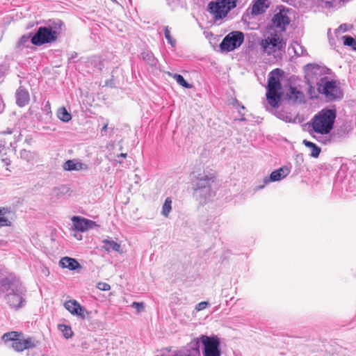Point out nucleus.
<instances>
[{
  "label": "nucleus",
  "instance_id": "nucleus-1",
  "mask_svg": "<svg viewBox=\"0 0 356 356\" xmlns=\"http://www.w3.org/2000/svg\"><path fill=\"white\" fill-rule=\"evenodd\" d=\"M286 44V42L282 34L277 31L269 33L259 42L263 54L273 57L275 60L282 58L285 51Z\"/></svg>",
  "mask_w": 356,
  "mask_h": 356
},
{
  "label": "nucleus",
  "instance_id": "nucleus-2",
  "mask_svg": "<svg viewBox=\"0 0 356 356\" xmlns=\"http://www.w3.org/2000/svg\"><path fill=\"white\" fill-rule=\"evenodd\" d=\"M336 118V111L324 108L314 116L311 121V126L314 132L326 135L333 129Z\"/></svg>",
  "mask_w": 356,
  "mask_h": 356
},
{
  "label": "nucleus",
  "instance_id": "nucleus-3",
  "mask_svg": "<svg viewBox=\"0 0 356 356\" xmlns=\"http://www.w3.org/2000/svg\"><path fill=\"white\" fill-rule=\"evenodd\" d=\"M279 69L272 71L268 80L266 100L273 108L279 106L282 97V84L279 79Z\"/></svg>",
  "mask_w": 356,
  "mask_h": 356
},
{
  "label": "nucleus",
  "instance_id": "nucleus-4",
  "mask_svg": "<svg viewBox=\"0 0 356 356\" xmlns=\"http://www.w3.org/2000/svg\"><path fill=\"white\" fill-rule=\"evenodd\" d=\"M54 29L51 26H40L35 34L32 37L31 41L34 45L40 46L46 43L55 42L59 36V30L63 25L60 21L54 23Z\"/></svg>",
  "mask_w": 356,
  "mask_h": 356
},
{
  "label": "nucleus",
  "instance_id": "nucleus-5",
  "mask_svg": "<svg viewBox=\"0 0 356 356\" xmlns=\"http://www.w3.org/2000/svg\"><path fill=\"white\" fill-rule=\"evenodd\" d=\"M237 0H213L207 6V11L215 22L225 19L234 9Z\"/></svg>",
  "mask_w": 356,
  "mask_h": 356
},
{
  "label": "nucleus",
  "instance_id": "nucleus-6",
  "mask_svg": "<svg viewBox=\"0 0 356 356\" xmlns=\"http://www.w3.org/2000/svg\"><path fill=\"white\" fill-rule=\"evenodd\" d=\"M319 93L325 95L326 99L333 100L342 96L339 84L335 81H329L327 77H323L320 83H316Z\"/></svg>",
  "mask_w": 356,
  "mask_h": 356
},
{
  "label": "nucleus",
  "instance_id": "nucleus-7",
  "mask_svg": "<svg viewBox=\"0 0 356 356\" xmlns=\"http://www.w3.org/2000/svg\"><path fill=\"white\" fill-rule=\"evenodd\" d=\"M244 40V35L241 31H232L227 34L222 42L220 48L227 51H231L239 47Z\"/></svg>",
  "mask_w": 356,
  "mask_h": 356
},
{
  "label": "nucleus",
  "instance_id": "nucleus-8",
  "mask_svg": "<svg viewBox=\"0 0 356 356\" xmlns=\"http://www.w3.org/2000/svg\"><path fill=\"white\" fill-rule=\"evenodd\" d=\"M201 342L204 346V356H220V341L218 337L202 335Z\"/></svg>",
  "mask_w": 356,
  "mask_h": 356
},
{
  "label": "nucleus",
  "instance_id": "nucleus-9",
  "mask_svg": "<svg viewBox=\"0 0 356 356\" xmlns=\"http://www.w3.org/2000/svg\"><path fill=\"white\" fill-rule=\"evenodd\" d=\"M305 77L308 84H314L322 78L323 69L316 64H308L305 66Z\"/></svg>",
  "mask_w": 356,
  "mask_h": 356
},
{
  "label": "nucleus",
  "instance_id": "nucleus-10",
  "mask_svg": "<svg viewBox=\"0 0 356 356\" xmlns=\"http://www.w3.org/2000/svg\"><path fill=\"white\" fill-rule=\"evenodd\" d=\"M65 308L72 315L77 316L84 319L88 317L89 312L82 307L76 300H70L64 303Z\"/></svg>",
  "mask_w": 356,
  "mask_h": 356
},
{
  "label": "nucleus",
  "instance_id": "nucleus-11",
  "mask_svg": "<svg viewBox=\"0 0 356 356\" xmlns=\"http://www.w3.org/2000/svg\"><path fill=\"white\" fill-rule=\"evenodd\" d=\"M288 10L282 9L272 18V26L280 29L281 32L286 30V26L290 23V19L287 15Z\"/></svg>",
  "mask_w": 356,
  "mask_h": 356
},
{
  "label": "nucleus",
  "instance_id": "nucleus-12",
  "mask_svg": "<svg viewBox=\"0 0 356 356\" xmlns=\"http://www.w3.org/2000/svg\"><path fill=\"white\" fill-rule=\"evenodd\" d=\"M72 221L73 222L74 229L81 232L97 226L95 221L80 216H73Z\"/></svg>",
  "mask_w": 356,
  "mask_h": 356
},
{
  "label": "nucleus",
  "instance_id": "nucleus-13",
  "mask_svg": "<svg viewBox=\"0 0 356 356\" xmlns=\"http://www.w3.org/2000/svg\"><path fill=\"white\" fill-rule=\"evenodd\" d=\"M38 341L34 337H29L26 339L19 337L16 343H12V348L17 352H22L25 350L33 348L37 346Z\"/></svg>",
  "mask_w": 356,
  "mask_h": 356
},
{
  "label": "nucleus",
  "instance_id": "nucleus-14",
  "mask_svg": "<svg viewBox=\"0 0 356 356\" xmlns=\"http://www.w3.org/2000/svg\"><path fill=\"white\" fill-rule=\"evenodd\" d=\"M289 173V169L287 167H282L272 172L268 177H266L264 180L265 184L270 181H276L286 177Z\"/></svg>",
  "mask_w": 356,
  "mask_h": 356
},
{
  "label": "nucleus",
  "instance_id": "nucleus-15",
  "mask_svg": "<svg viewBox=\"0 0 356 356\" xmlns=\"http://www.w3.org/2000/svg\"><path fill=\"white\" fill-rule=\"evenodd\" d=\"M269 5V0H254L251 10L252 15H257L264 13Z\"/></svg>",
  "mask_w": 356,
  "mask_h": 356
},
{
  "label": "nucleus",
  "instance_id": "nucleus-16",
  "mask_svg": "<svg viewBox=\"0 0 356 356\" xmlns=\"http://www.w3.org/2000/svg\"><path fill=\"white\" fill-rule=\"evenodd\" d=\"M59 264L62 268H68L70 270H74L81 268V266L76 259L68 257L62 258L59 261Z\"/></svg>",
  "mask_w": 356,
  "mask_h": 356
},
{
  "label": "nucleus",
  "instance_id": "nucleus-17",
  "mask_svg": "<svg viewBox=\"0 0 356 356\" xmlns=\"http://www.w3.org/2000/svg\"><path fill=\"white\" fill-rule=\"evenodd\" d=\"M29 92L24 88H19L16 92L17 104L20 107H23L29 103Z\"/></svg>",
  "mask_w": 356,
  "mask_h": 356
},
{
  "label": "nucleus",
  "instance_id": "nucleus-18",
  "mask_svg": "<svg viewBox=\"0 0 356 356\" xmlns=\"http://www.w3.org/2000/svg\"><path fill=\"white\" fill-rule=\"evenodd\" d=\"M63 169L66 171H80L88 169V165L76 160H67L63 164Z\"/></svg>",
  "mask_w": 356,
  "mask_h": 356
},
{
  "label": "nucleus",
  "instance_id": "nucleus-19",
  "mask_svg": "<svg viewBox=\"0 0 356 356\" xmlns=\"http://www.w3.org/2000/svg\"><path fill=\"white\" fill-rule=\"evenodd\" d=\"M289 100L293 103H303L305 101V95L303 92L298 90L295 87H291L287 94Z\"/></svg>",
  "mask_w": 356,
  "mask_h": 356
},
{
  "label": "nucleus",
  "instance_id": "nucleus-20",
  "mask_svg": "<svg viewBox=\"0 0 356 356\" xmlns=\"http://www.w3.org/2000/svg\"><path fill=\"white\" fill-rule=\"evenodd\" d=\"M11 210L9 207H0V227H10L12 225L11 219L9 215Z\"/></svg>",
  "mask_w": 356,
  "mask_h": 356
},
{
  "label": "nucleus",
  "instance_id": "nucleus-21",
  "mask_svg": "<svg viewBox=\"0 0 356 356\" xmlns=\"http://www.w3.org/2000/svg\"><path fill=\"white\" fill-rule=\"evenodd\" d=\"M7 298L10 306L16 309L21 307L24 301L22 297L15 292L9 293Z\"/></svg>",
  "mask_w": 356,
  "mask_h": 356
},
{
  "label": "nucleus",
  "instance_id": "nucleus-22",
  "mask_svg": "<svg viewBox=\"0 0 356 356\" xmlns=\"http://www.w3.org/2000/svg\"><path fill=\"white\" fill-rule=\"evenodd\" d=\"M23 336L24 334L22 332L12 331L3 334L1 339L6 343L8 341L16 343L19 339V337Z\"/></svg>",
  "mask_w": 356,
  "mask_h": 356
},
{
  "label": "nucleus",
  "instance_id": "nucleus-23",
  "mask_svg": "<svg viewBox=\"0 0 356 356\" xmlns=\"http://www.w3.org/2000/svg\"><path fill=\"white\" fill-rule=\"evenodd\" d=\"M302 143L307 147L309 148V152H310V156L314 157V158H317L318 157L321 152V149L320 147H318V145H316L315 143H312V142H310V141H308L307 140H304L302 141Z\"/></svg>",
  "mask_w": 356,
  "mask_h": 356
},
{
  "label": "nucleus",
  "instance_id": "nucleus-24",
  "mask_svg": "<svg viewBox=\"0 0 356 356\" xmlns=\"http://www.w3.org/2000/svg\"><path fill=\"white\" fill-rule=\"evenodd\" d=\"M103 243L105 244V245L103 246V248L106 251L109 252L110 250H112L117 252H121V245L116 241L109 239H104Z\"/></svg>",
  "mask_w": 356,
  "mask_h": 356
},
{
  "label": "nucleus",
  "instance_id": "nucleus-25",
  "mask_svg": "<svg viewBox=\"0 0 356 356\" xmlns=\"http://www.w3.org/2000/svg\"><path fill=\"white\" fill-rule=\"evenodd\" d=\"M57 117L63 122H67L72 119V115L67 111L66 108L63 106L58 109Z\"/></svg>",
  "mask_w": 356,
  "mask_h": 356
},
{
  "label": "nucleus",
  "instance_id": "nucleus-26",
  "mask_svg": "<svg viewBox=\"0 0 356 356\" xmlns=\"http://www.w3.org/2000/svg\"><path fill=\"white\" fill-rule=\"evenodd\" d=\"M216 176L213 173H210L209 175L204 176L200 179V181L197 184V188L205 187L209 184V182H214Z\"/></svg>",
  "mask_w": 356,
  "mask_h": 356
},
{
  "label": "nucleus",
  "instance_id": "nucleus-27",
  "mask_svg": "<svg viewBox=\"0 0 356 356\" xmlns=\"http://www.w3.org/2000/svg\"><path fill=\"white\" fill-rule=\"evenodd\" d=\"M58 329L62 332L63 337L67 339L72 338L74 335V332L70 325L58 324Z\"/></svg>",
  "mask_w": 356,
  "mask_h": 356
},
{
  "label": "nucleus",
  "instance_id": "nucleus-28",
  "mask_svg": "<svg viewBox=\"0 0 356 356\" xmlns=\"http://www.w3.org/2000/svg\"><path fill=\"white\" fill-rule=\"evenodd\" d=\"M172 209V200L170 197H167L162 207L161 213L168 217Z\"/></svg>",
  "mask_w": 356,
  "mask_h": 356
},
{
  "label": "nucleus",
  "instance_id": "nucleus-29",
  "mask_svg": "<svg viewBox=\"0 0 356 356\" xmlns=\"http://www.w3.org/2000/svg\"><path fill=\"white\" fill-rule=\"evenodd\" d=\"M172 76L177 82V83L181 86L182 87L185 88H192V85L189 84L181 75L178 74H172Z\"/></svg>",
  "mask_w": 356,
  "mask_h": 356
},
{
  "label": "nucleus",
  "instance_id": "nucleus-30",
  "mask_svg": "<svg viewBox=\"0 0 356 356\" xmlns=\"http://www.w3.org/2000/svg\"><path fill=\"white\" fill-rule=\"evenodd\" d=\"M343 40L344 45L351 47L353 49L356 50V38L354 39L350 35H344Z\"/></svg>",
  "mask_w": 356,
  "mask_h": 356
},
{
  "label": "nucleus",
  "instance_id": "nucleus-31",
  "mask_svg": "<svg viewBox=\"0 0 356 356\" xmlns=\"http://www.w3.org/2000/svg\"><path fill=\"white\" fill-rule=\"evenodd\" d=\"M164 33L168 42L171 44L172 47H175L176 40L172 38L170 31L168 26L165 27Z\"/></svg>",
  "mask_w": 356,
  "mask_h": 356
},
{
  "label": "nucleus",
  "instance_id": "nucleus-32",
  "mask_svg": "<svg viewBox=\"0 0 356 356\" xmlns=\"http://www.w3.org/2000/svg\"><path fill=\"white\" fill-rule=\"evenodd\" d=\"M30 35H23L22 36L17 43V47L21 48L24 47L29 40Z\"/></svg>",
  "mask_w": 356,
  "mask_h": 356
},
{
  "label": "nucleus",
  "instance_id": "nucleus-33",
  "mask_svg": "<svg viewBox=\"0 0 356 356\" xmlns=\"http://www.w3.org/2000/svg\"><path fill=\"white\" fill-rule=\"evenodd\" d=\"M97 288L101 291H109L111 289V286L106 282H99L97 284Z\"/></svg>",
  "mask_w": 356,
  "mask_h": 356
},
{
  "label": "nucleus",
  "instance_id": "nucleus-34",
  "mask_svg": "<svg viewBox=\"0 0 356 356\" xmlns=\"http://www.w3.org/2000/svg\"><path fill=\"white\" fill-rule=\"evenodd\" d=\"M208 305H209L208 302H206V301L200 302L195 306V309L197 312H200L202 310L205 309L208 307Z\"/></svg>",
  "mask_w": 356,
  "mask_h": 356
},
{
  "label": "nucleus",
  "instance_id": "nucleus-35",
  "mask_svg": "<svg viewBox=\"0 0 356 356\" xmlns=\"http://www.w3.org/2000/svg\"><path fill=\"white\" fill-rule=\"evenodd\" d=\"M132 307L135 308L138 312H140L144 309L143 302H134L131 305Z\"/></svg>",
  "mask_w": 356,
  "mask_h": 356
},
{
  "label": "nucleus",
  "instance_id": "nucleus-36",
  "mask_svg": "<svg viewBox=\"0 0 356 356\" xmlns=\"http://www.w3.org/2000/svg\"><path fill=\"white\" fill-rule=\"evenodd\" d=\"M309 86V94L311 97V98L317 97V95L315 92V88L313 86V84H308Z\"/></svg>",
  "mask_w": 356,
  "mask_h": 356
},
{
  "label": "nucleus",
  "instance_id": "nucleus-37",
  "mask_svg": "<svg viewBox=\"0 0 356 356\" xmlns=\"http://www.w3.org/2000/svg\"><path fill=\"white\" fill-rule=\"evenodd\" d=\"M107 127H108V124H104V127H102V130L106 131L107 129Z\"/></svg>",
  "mask_w": 356,
  "mask_h": 356
},
{
  "label": "nucleus",
  "instance_id": "nucleus-38",
  "mask_svg": "<svg viewBox=\"0 0 356 356\" xmlns=\"http://www.w3.org/2000/svg\"><path fill=\"white\" fill-rule=\"evenodd\" d=\"M120 156L123 157V158H126L127 157V154L126 153H121L120 154Z\"/></svg>",
  "mask_w": 356,
  "mask_h": 356
}]
</instances>
